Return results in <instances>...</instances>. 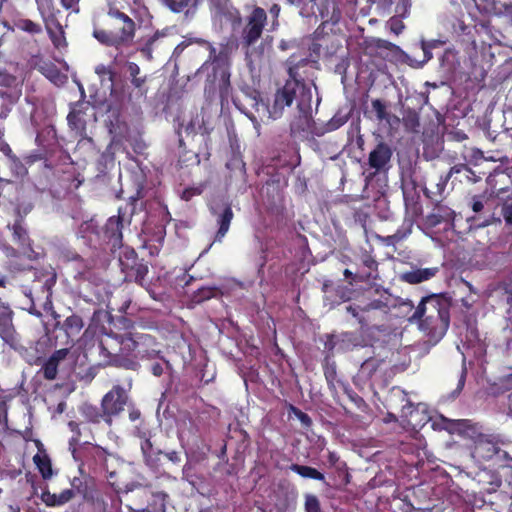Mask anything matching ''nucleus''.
I'll use <instances>...</instances> for the list:
<instances>
[{"label": "nucleus", "mask_w": 512, "mask_h": 512, "mask_svg": "<svg viewBox=\"0 0 512 512\" xmlns=\"http://www.w3.org/2000/svg\"><path fill=\"white\" fill-rule=\"evenodd\" d=\"M168 366L169 364L167 362H155L151 365V371L153 375L160 376Z\"/></svg>", "instance_id": "nucleus-52"}, {"label": "nucleus", "mask_w": 512, "mask_h": 512, "mask_svg": "<svg viewBox=\"0 0 512 512\" xmlns=\"http://www.w3.org/2000/svg\"><path fill=\"white\" fill-rule=\"evenodd\" d=\"M15 78L4 70H0V86H11Z\"/></svg>", "instance_id": "nucleus-51"}, {"label": "nucleus", "mask_w": 512, "mask_h": 512, "mask_svg": "<svg viewBox=\"0 0 512 512\" xmlns=\"http://www.w3.org/2000/svg\"><path fill=\"white\" fill-rule=\"evenodd\" d=\"M290 469L300 475L303 478H311L319 481H325V476L317 469L312 468L310 466H304L299 464H292Z\"/></svg>", "instance_id": "nucleus-29"}, {"label": "nucleus", "mask_w": 512, "mask_h": 512, "mask_svg": "<svg viewBox=\"0 0 512 512\" xmlns=\"http://www.w3.org/2000/svg\"><path fill=\"white\" fill-rule=\"evenodd\" d=\"M298 66L299 64H295L292 58L288 60L289 79L275 93L273 104L266 108L269 119L276 120L280 118L285 107H289L293 101H296L297 108L305 119L311 116L312 87H315V85L306 83L300 78L297 71Z\"/></svg>", "instance_id": "nucleus-1"}, {"label": "nucleus", "mask_w": 512, "mask_h": 512, "mask_svg": "<svg viewBox=\"0 0 512 512\" xmlns=\"http://www.w3.org/2000/svg\"><path fill=\"white\" fill-rule=\"evenodd\" d=\"M348 120V115L341 112L336 113L326 124L327 131H334L343 126Z\"/></svg>", "instance_id": "nucleus-37"}, {"label": "nucleus", "mask_w": 512, "mask_h": 512, "mask_svg": "<svg viewBox=\"0 0 512 512\" xmlns=\"http://www.w3.org/2000/svg\"><path fill=\"white\" fill-rule=\"evenodd\" d=\"M463 170H467V165L458 164L450 168L449 172L446 174L447 178H451L454 174L461 173Z\"/></svg>", "instance_id": "nucleus-57"}, {"label": "nucleus", "mask_w": 512, "mask_h": 512, "mask_svg": "<svg viewBox=\"0 0 512 512\" xmlns=\"http://www.w3.org/2000/svg\"><path fill=\"white\" fill-rule=\"evenodd\" d=\"M180 440L195 443L199 437V426L190 415L184 416L178 423Z\"/></svg>", "instance_id": "nucleus-17"}, {"label": "nucleus", "mask_w": 512, "mask_h": 512, "mask_svg": "<svg viewBox=\"0 0 512 512\" xmlns=\"http://www.w3.org/2000/svg\"><path fill=\"white\" fill-rule=\"evenodd\" d=\"M174 13L185 12L187 15L190 9L195 8L197 0H160Z\"/></svg>", "instance_id": "nucleus-24"}, {"label": "nucleus", "mask_w": 512, "mask_h": 512, "mask_svg": "<svg viewBox=\"0 0 512 512\" xmlns=\"http://www.w3.org/2000/svg\"><path fill=\"white\" fill-rule=\"evenodd\" d=\"M15 25L18 29L31 34H38L42 30L39 24L30 19H19Z\"/></svg>", "instance_id": "nucleus-35"}, {"label": "nucleus", "mask_w": 512, "mask_h": 512, "mask_svg": "<svg viewBox=\"0 0 512 512\" xmlns=\"http://www.w3.org/2000/svg\"><path fill=\"white\" fill-rule=\"evenodd\" d=\"M358 346V338L353 333H343L334 342L338 351H348Z\"/></svg>", "instance_id": "nucleus-28"}, {"label": "nucleus", "mask_w": 512, "mask_h": 512, "mask_svg": "<svg viewBox=\"0 0 512 512\" xmlns=\"http://www.w3.org/2000/svg\"><path fill=\"white\" fill-rule=\"evenodd\" d=\"M3 132L0 131V151L8 158H12L15 154L12 152L10 146L5 141H2Z\"/></svg>", "instance_id": "nucleus-53"}, {"label": "nucleus", "mask_w": 512, "mask_h": 512, "mask_svg": "<svg viewBox=\"0 0 512 512\" xmlns=\"http://www.w3.org/2000/svg\"><path fill=\"white\" fill-rule=\"evenodd\" d=\"M0 337L12 348L19 345V336L12 323V312L0 318Z\"/></svg>", "instance_id": "nucleus-18"}, {"label": "nucleus", "mask_w": 512, "mask_h": 512, "mask_svg": "<svg viewBox=\"0 0 512 512\" xmlns=\"http://www.w3.org/2000/svg\"><path fill=\"white\" fill-rule=\"evenodd\" d=\"M162 37H164V33L157 31L145 40L140 51L147 57V59H152L153 48L156 42Z\"/></svg>", "instance_id": "nucleus-31"}, {"label": "nucleus", "mask_w": 512, "mask_h": 512, "mask_svg": "<svg viewBox=\"0 0 512 512\" xmlns=\"http://www.w3.org/2000/svg\"><path fill=\"white\" fill-rule=\"evenodd\" d=\"M325 377L328 381V384L330 386H334L333 385V381L334 379L336 378V370L334 367H328L325 371Z\"/></svg>", "instance_id": "nucleus-59"}, {"label": "nucleus", "mask_w": 512, "mask_h": 512, "mask_svg": "<svg viewBox=\"0 0 512 512\" xmlns=\"http://www.w3.org/2000/svg\"><path fill=\"white\" fill-rule=\"evenodd\" d=\"M213 15L215 18L231 23L233 27L241 24L239 11L229 0H210Z\"/></svg>", "instance_id": "nucleus-10"}, {"label": "nucleus", "mask_w": 512, "mask_h": 512, "mask_svg": "<svg viewBox=\"0 0 512 512\" xmlns=\"http://www.w3.org/2000/svg\"><path fill=\"white\" fill-rule=\"evenodd\" d=\"M401 306L408 310L414 308L410 300H401L393 295L384 292L378 299L370 300L364 305L349 304L345 307L346 312L349 313L361 328H366L375 324L382 318V315L388 313L391 308Z\"/></svg>", "instance_id": "nucleus-3"}, {"label": "nucleus", "mask_w": 512, "mask_h": 512, "mask_svg": "<svg viewBox=\"0 0 512 512\" xmlns=\"http://www.w3.org/2000/svg\"><path fill=\"white\" fill-rule=\"evenodd\" d=\"M128 402V392L120 385H115L109 392H107L102 401L101 407L105 421L111 424V418L117 416L123 410Z\"/></svg>", "instance_id": "nucleus-7"}, {"label": "nucleus", "mask_w": 512, "mask_h": 512, "mask_svg": "<svg viewBox=\"0 0 512 512\" xmlns=\"http://www.w3.org/2000/svg\"><path fill=\"white\" fill-rule=\"evenodd\" d=\"M75 496V492L72 489H65L60 493H51L47 490L41 494V500L47 506L56 507L61 506L69 502Z\"/></svg>", "instance_id": "nucleus-19"}, {"label": "nucleus", "mask_w": 512, "mask_h": 512, "mask_svg": "<svg viewBox=\"0 0 512 512\" xmlns=\"http://www.w3.org/2000/svg\"><path fill=\"white\" fill-rule=\"evenodd\" d=\"M68 124L71 128L78 132H82L85 129V122L80 112L72 110L67 116Z\"/></svg>", "instance_id": "nucleus-34"}, {"label": "nucleus", "mask_w": 512, "mask_h": 512, "mask_svg": "<svg viewBox=\"0 0 512 512\" xmlns=\"http://www.w3.org/2000/svg\"><path fill=\"white\" fill-rule=\"evenodd\" d=\"M203 191V185L189 187L183 190L181 198L185 201H189L193 196L200 195Z\"/></svg>", "instance_id": "nucleus-45"}, {"label": "nucleus", "mask_w": 512, "mask_h": 512, "mask_svg": "<svg viewBox=\"0 0 512 512\" xmlns=\"http://www.w3.org/2000/svg\"><path fill=\"white\" fill-rule=\"evenodd\" d=\"M107 16L109 25L113 29L111 31L95 29L93 36L98 42L106 46H112L116 49L129 47L133 43L136 34L135 21L111 4L108 6Z\"/></svg>", "instance_id": "nucleus-2"}, {"label": "nucleus", "mask_w": 512, "mask_h": 512, "mask_svg": "<svg viewBox=\"0 0 512 512\" xmlns=\"http://www.w3.org/2000/svg\"><path fill=\"white\" fill-rule=\"evenodd\" d=\"M372 108L375 111L376 117L378 120H380V121L388 120L389 114L386 111L385 104L381 100H379V99L373 100Z\"/></svg>", "instance_id": "nucleus-40"}, {"label": "nucleus", "mask_w": 512, "mask_h": 512, "mask_svg": "<svg viewBox=\"0 0 512 512\" xmlns=\"http://www.w3.org/2000/svg\"><path fill=\"white\" fill-rule=\"evenodd\" d=\"M212 213L217 216L219 229L216 234V240L220 241L228 232L230 223L233 219V211L229 204L223 203L220 207H212Z\"/></svg>", "instance_id": "nucleus-15"}, {"label": "nucleus", "mask_w": 512, "mask_h": 512, "mask_svg": "<svg viewBox=\"0 0 512 512\" xmlns=\"http://www.w3.org/2000/svg\"><path fill=\"white\" fill-rule=\"evenodd\" d=\"M388 26L390 30L396 35H399L405 27L402 20L397 16L391 17L389 19Z\"/></svg>", "instance_id": "nucleus-44"}, {"label": "nucleus", "mask_w": 512, "mask_h": 512, "mask_svg": "<svg viewBox=\"0 0 512 512\" xmlns=\"http://www.w3.org/2000/svg\"><path fill=\"white\" fill-rule=\"evenodd\" d=\"M402 190L404 198L407 199L410 196L411 191L415 190V183L411 178H402Z\"/></svg>", "instance_id": "nucleus-47"}, {"label": "nucleus", "mask_w": 512, "mask_h": 512, "mask_svg": "<svg viewBox=\"0 0 512 512\" xmlns=\"http://www.w3.org/2000/svg\"><path fill=\"white\" fill-rule=\"evenodd\" d=\"M13 236L14 239L22 246L26 245L28 242L26 230L21 226L19 222H16L13 225Z\"/></svg>", "instance_id": "nucleus-39"}, {"label": "nucleus", "mask_w": 512, "mask_h": 512, "mask_svg": "<svg viewBox=\"0 0 512 512\" xmlns=\"http://www.w3.org/2000/svg\"><path fill=\"white\" fill-rule=\"evenodd\" d=\"M82 412L86 418L92 422H99V419L102 416L98 413L97 408L91 405H84Z\"/></svg>", "instance_id": "nucleus-43"}, {"label": "nucleus", "mask_w": 512, "mask_h": 512, "mask_svg": "<svg viewBox=\"0 0 512 512\" xmlns=\"http://www.w3.org/2000/svg\"><path fill=\"white\" fill-rule=\"evenodd\" d=\"M293 410L295 411L296 416L298 417L302 424L306 426H309L311 424V419L306 413L296 410L295 408H293Z\"/></svg>", "instance_id": "nucleus-58"}, {"label": "nucleus", "mask_w": 512, "mask_h": 512, "mask_svg": "<svg viewBox=\"0 0 512 512\" xmlns=\"http://www.w3.org/2000/svg\"><path fill=\"white\" fill-rule=\"evenodd\" d=\"M62 328L71 342H74L83 328L82 318L78 315H71L64 320Z\"/></svg>", "instance_id": "nucleus-23"}, {"label": "nucleus", "mask_w": 512, "mask_h": 512, "mask_svg": "<svg viewBox=\"0 0 512 512\" xmlns=\"http://www.w3.org/2000/svg\"><path fill=\"white\" fill-rule=\"evenodd\" d=\"M392 157V150L386 143L380 142L370 153L368 157V164L374 172L372 176L377 173L387 172L390 168V161Z\"/></svg>", "instance_id": "nucleus-9"}, {"label": "nucleus", "mask_w": 512, "mask_h": 512, "mask_svg": "<svg viewBox=\"0 0 512 512\" xmlns=\"http://www.w3.org/2000/svg\"><path fill=\"white\" fill-rule=\"evenodd\" d=\"M455 212L444 205L436 206L433 211L426 217V223L430 227L444 224V230L453 227Z\"/></svg>", "instance_id": "nucleus-13"}, {"label": "nucleus", "mask_w": 512, "mask_h": 512, "mask_svg": "<svg viewBox=\"0 0 512 512\" xmlns=\"http://www.w3.org/2000/svg\"><path fill=\"white\" fill-rule=\"evenodd\" d=\"M182 131H184L187 136L197 133L207 134L208 129L205 127L204 116L202 114H196L186 125H181V128L178 130L179 136H181Z\"/></svg>", "instance_id": "nucleus-22"}, {"label": "nucleus", "mask_w": 512, "mask_h": 512, "mask_svg": "<svg viewBox=\"0 0 512 512\" xmlns=\"http://www.w3.org/2000/svg\"><path fill=\"white\" fill-rule=\"evenodd\" d=\"M37 2H38V9L44 19H46V17L55 18V14L53 12H48L42 3H40L38 0H37Z\"/></svg>", "instance_id": "nucleus-64"}, {"label": "nucleus", "mask_w": 512, "mask_h": 512, "mask_svg": "<svg viewBox=\"0 0 512 512\" xmlns=\"http://www.w3.org/2000/svg\"><path fill=\"white\" fill-rule=\"evenodd\" d=\"M305 510L306 512H320V503L316 496H306Z\"/></svg>", "instance_id": "nucleus-42"}, {"label": "nucleus", "mask_w": 512, "mask_h": 512, "mask_svg": "<svg viewBox=\"0 0 512 512\" xmlns=\"http://www.w3.org/2000/svg\"><path fill=\"white\" fill-rule=\"evenodd\" d=\"M127 71L131 78V84L135 89L134 92L128 94V101L133 102L134 100L145 98L147 94V88L145 86L147 77L140 76V67L134 62H129L127 64Z\"/></svg>", "instance_id": "nucleus-12"}, {"label": "nucleus", "mask_w": 512, "mask_h": 512, "mask_svg": "<svg viewBox=\"0 0 512 512\" xmlns=\"http://www.w3.org/2000/svg\"><path fill=\"white\" fill-rule=\"evenodd\" d=\"M502 215L505 220V223L509 226L512 225V203L504 204L502 206Z\"/></svg>", "instance_id": "nucleus-50"}, {"label": "nucleus", "mask_w": 512, "mask_h": 512, "mask_svg": "<svg viewBox=\"0 0 512 512\" xmlns=\"http://www.w3.org/2000/svg\"><path fill=\"white\" fill-rule=\"evenodd\" d=\"M427 305L430 306L429 309L432 312L437 313L438 318L441 319V321L444 323V325L448 326V317L446 315L447 313L441 311L438 307L439 306L438 302L432 298H423L420 301V303L418 304V306L415 308V311L413 312V314L409 317V320L410 321L421 320L422 317L425 315L426 310L428 309Z\"/></svg>", "instance_id": "nucleus-16"}, {"label": "nucleus", "mask_w": 512, "mask_h": 512, "mask_svg": "<svg viewBox=\"0 0 512 512\" xmlns=\"http://www.w3.org/2000/svg\"><path fill=\"white\" fill-rule=\"evenodd\" d=\"M421 42L424 43L426 45V47L430 48V49L438 48L445 43L444 41L438 40V39H433L430 41H425L424 39H422Z\"/></svg>", "instance_id": "nucleus-60"}, {"label": "nucleus", "mask_w": 512, "mask_h": 512, "mask_svg": "<svg viewBox=\"0 0 512 512\" xmlns=\"http://www.w3.org/2000/svg\"><path fill=\"white\" fill-rule=\"evenodd\" d=\"M438 272L437 267L432 268H418L406 272L402 278L404 281L410 284H418L433 278Z\"/></svg>", "instance_id": "nucleus-21"}, {"label": "nucleus", "mask_w": 512, "mask_h": 512, "mask_svg": "<svg viewBox=\"0 0 512 512\" xmlns=\"http://www.w3.org/2000/svg\"><path fill=\"white\" fill-rule=\"evenodd\" d=\"M419 409V405L415 406L407 400V403L402 407L401 417L405 418L409 424L415 427L418 425V422L414 418L419 413Z\"/></svg>", "instance_id": "nucleus-32"}, {"label": "nucleus", "mask_w": 512, "mask_h": 512, "mask_svg": "<svg viewBox=\"0 0 512 512\" xmlns=\"http://www.w3.org/2000/svg\"><path fill=\"white\" fill-rule=\"evenodd\" d=\"M77 235L80 238L85 239L86 243L91 246L102 244L101 229L94 218L81 223L78 228Z\"/></svg>", "instance_id": "nucleus-14"}, {"label": "nucleus", "mask_w": 512, "mask_h": 512, "mask_svg": "<svg viewBox=\"0 0 512 512\" xmlns=\"http://www.w3.org/2000/svg\"><path fill=\"white\" fill-rule=\"evenodd\" d=\"M196 42L209 51L208 60L201 66L199 72H204L211 67L213 71H219L220 77L223 81H227L230 76L228 68L232 48L228 44H221L220 47L216 49L210 42L202 39H198Z\"/></svg>", "instance_id": "nucleus-5"}, {"label": "nucleus", "mask_w": 512, "mask_h": 512, "mask_svg": "<svg viewBox=\"0 0 512 512\" xmlns=\"http://www.w3.org/2000/svg\"><path fill=\"white\" fill-rule=\"evenodd\" d=\"M138 261L137 254L134 250L126 248L119 256V264L122 272L125 276L128 275V272L132 270L134 265H136Z\"/></svg>", "instance_id": "nucleus-26"}, {"label": "nucleus", "mask_w": 512, "mask_h": 512, "mask_svg": "<svg viewBox=\"0 0 512 512\" xmlns=\"http://www.w3.org/2000/svg\"><path fill=\"white\" fill-rule=\"evenodd\" d=\"M410 6V0H400L396 5V13L399 17L404 18L408 15Z\"/></svg>", "instance_id": "nucleus-46"}, {"label": "nucleus", "mask_w": 512, "mask_h": 512, "mask_svg": "<svg viewBox=\"0 0 512 512\" xmlns=\"http://www.w3.org/2000/svg\"><path fill=\"white\" fill-rule=\"evenodd\" d=\"M266 20L267 14L264 9L260 7L253 9L242 32L243 42L247 46L254 44L261 37Z\"/></svg>", "instance_id": "nucleus-8"}, {"label": "nucleus", "mask_w": 512, "mask_h": 512, "mask_svg": "<svg viewBox=\"0 0 512 512\" xmlns=\"http://www.w3.org/2000/svg\"><path fill=\"white\" fill-rule=\"evenodd\" d=\"M439 61L440 68L445 76H451L460 66L457 52L453 49H446Z\"/></svg>", "instance_id": "nucleus-20"}, {"label": "nucleus", "mask_w": 512, "mask_h": 512, "mask_svg": "<svg viewBox=\"0 0 512 512\" xmlns=\"http://www.w3.org/2000/svg\"><path fill=\"white\" fill-rule=\"evenodd\" d=\"M33 461L44 479H50L53 476L51 460L47 454L37 453Z\"/></svg>", "instance_id": "nucleus-25"}, {"label": "nucleus", "mask_w": 512, "mask_h": 512, "mask_svg": "<svg viewBox=\"0 0 512 512\" xmlns=\"http://www.w3.org/2000/svg\"><path fill=\"white\" fill-rule=\"evenodd\" d=\"M147 273L148 267L138 260L136 265H134V267L132 268V270L128 272V275L125 276V279L128 281H134L136 283L141 284Z\"/></svg>", "instance_id": "nucleus-30"}, {"label": "nucleus", "mask_w": 512, "mask_h": 512, "mask_svg": "<svg viewBox=\"0 0 512 512\" xmlns=\"http://www.w3.org/2000/svg\"><path fill=\"white\" fill-rule=\"evenodd\" d=\"M148 339V335L127 333L124 335L107 336L100 343V351L110 358V363L125 368H133L134 361L129 357L139 345Z\"/></svg>", "instance_id": "nucleus-4"}, {"label": "nucleus", "mask_w": 512, "mask_h": 512, "mask_svg": "<svg viewBox=\"0 0 512 512\" xmlns=\"http://www.w3.org/2000/svg\"><path fill=\"white\" fill-rule=\"evenodd\" d=\"M122 219L121 216L110 217L103 228H101L102 243H107L112 248L121 246L122 242Z\"/></svg>", "instance_id": "nucleus-11"}, {"label": "nucleus", "mask_w": 512, "mask_h": 512, "mask_svg": "<svg viewBox=\"0 0 512 512\" xmlns=\"http://www.w3.org/2000/svg\"><path fill=\"white\" fill-rule=\"evenodd\" d=\"M300 15L303 17H309L310 15L314 14V5L311 4L309 7V4H304L300 9Z\"/></svg>", "instance_id": "nucleus-61"}, {"label": "nucleus", "mask_w": 512, "mask_h": 512, "mask_svg": "<svg viewBox=\"0 0 512 512\" xmlns=\"http://www.w3.org/2000/svg\"><path fill=\"white\" fill-rule=\"evenodd\" d=\"M58 365L56 362L48 358L42 367L43 376L47 380H54L57 376Z\"/></svg>", "instance_id": "nucleus-38"}, {"label": "nucleus", "mask_w": 512, "mask_h": 512, "mask_svg": "<svg viewBox=\"0 0 512 512\" xmlns=\"http://www.w3.org/2000/svg\"><path fill=\"white\" fill-rule=\"evenodd\" d=\"M68 355V349H59L56 350L49 358L59 364L62 360L66 358Z\"/></svg>", "instance_id": "nucleus-54"}, {"label": "nucleus", "mask_w": 512, "mask_h": 512, "mask_svg": "<svg viewBox=\"0 0 512 512\" xmlns=\"http://www.w3.org/2000/svg\"><path fill=\"white\" fill-rule=\"evenodd\" d=\"M8 165L12 174L16 177H23L27 174V168L16 155L8 159Z\"/></svg>", "instance_id": "nucleus-33"}, {"label": "nucleus", "mask_w": 512, "mask_h": 512, "mask_svg": "<svg viewBox=\"0 0 512 512\" xmlns=\"http://www.w3.org/2000/svg\"><path fill=\"white\" fill-rule=\"evenodd\" d=\"M449 181V178H447V176H441L438 183H437V193L441 194L445 187H446V184L447 182Z\"/></svg>", "instance_id": "nucleus-62"}, {"label": "nucleus", "mask_w": 512, "mask_h": 512, "mask_svg": "<svg viewBox=\"0 0 512 512\" xmlns=\"http://www.w3.org/2000/svg\"><path fill=\"white\" fill-rule=\"evenodd\" d=\"M420 44H421V49L423 51L424 57H423V60L417 62V65L415 67H422L425 63H427L433 57L432 52H431L432 49L427 48L426 45L422 42H420Z\"/></svg>", "instance_id": "nucleus-48"}, {"label": "nucleus", "mask_w": 512, "mask_h": 512, "mask_svg": "<svg viewBox=\"0 0 512 512\" xmlns=\"http://www.w3.org/2000/svg\"><path fill=\"white\" fill-rule=\"evenodd\" d=\"M62 7L66 10H71L72 12L78 13L79 12V1L80 0H59Z\"/></svg>", "instance_id": "nucleus-49"}, {"label": "nucleus", "mask_w": 512, "mask_h": 512, "mask_svg": "<svg viewBox=\"0 0 512 512\" xmlns=\"http://www.w3.org/2000/svg\"><path fill=\"white\" fill-rule=\"evenodd\" d=\"M434 430L452 431L456 426L464 424L463 420H451L442 415L429 419Z\"/></svg>", "instance_id": "nucleus-27"}, {"label": "nucleus", "mask_w": 512, "mask_h": 512, "mask_svg": "<svg viewBox=\"0 0 512 512\" xmlns=\"http://www.w3.org/2000/svg\"><path fill=\"white\" fill-rule=\"evenodd\" d=\"M219 290L215 287H202L194 295L196 302H202L218 295Z\"/></svg>", "instance_id": "nucleus-36"}, {"label": "nucleus", "mask_w": 512, "mask_h": 512, "mask_svg": "<svg viewBox=\"0 0 512 512\" xmlns=\"http://www.w3.org/2000/svg\"><path fill=\"white\" fill-rule=\"evenodd\" d=\"M380 361L376 359H367L361 365V373L371 376L374 371L378 368Z\"/></svg>", "instance_id": "nucleus-41"}, {"label": "nucleus", "mask_w": 512, "mask_h": 512, "mask_svg": "<svg viewBox=\"0 0 512 512\" xmlns=\"http://www.w3.org/2000/svg\"><path fill=\"white\" fill-rule=\"evenodd\" d=\"M465 379H466V370L463 368L458 380L457 388L453 391L452 396L456 397L460 394L462 391L464 385H465Z\"/></svg>", "instance_id": "nucleus-55"}, {"label": "nucleus", "mask_w": 512, "mask_h": 512, "mask_svg": "<svg viewBox=\"0 0 512 512\" xmlns=\"http://www.w3.org/2000/svg\"><path fill=\"white\" fill-rule=\"evenodd\" d=\"M484 208V204L483 202L477 198V197H474L473 198V202H472V210L476 213L482 211V209Z\"/></svg>", "instance_id": "nucleus-63"}, {"label": "nucleus", "mask_w": 512, "mask_h": 512, "mask_svg": "<svg viewBox=\"0 0 512 512\" xmlns=\"http://www.w3.org/2000/svg\"><path fill=\"white\" fill-rule=\"evenodd\" d=\"M471 455L478 462L494 458L499 461L506 460L512 462V458L508 456V453L501 450L498 443L489 435L480 434L476 438Z\"/></svg>", "instance_id": "nucleus-6"}, {"label": "nucleus", "mask_w": 512, "mask_h": 512, "mask_svg": "<svg viewBox=\"0 0 512 512\" xmlns=\"http://www.w3.org/2000/svg\"><path fill=\"white\" fill-rule=\"evenodd\" d=\"M95 72H96L100 77L108 76L109 80H110V81H112L113 74H112L111 70H110L109 68H107L106 66H104V65H98V66L95 68Z\"/></svg>", "instance_id": "nucleus-56"}]
</instances>
